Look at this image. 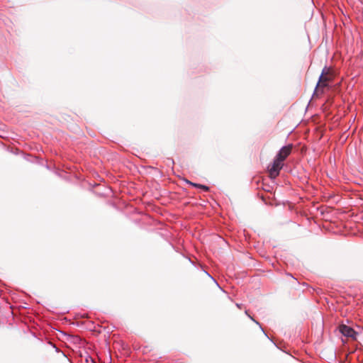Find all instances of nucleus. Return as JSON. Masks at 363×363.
Instances as JSON below:
<instances>
[{"label":"nucleus","instance_id":"f257e3e1","mask_svg":"<svg viewBox=\"0 0 363 363\" xmlns=\"http://www.w3.org/2000/svg\"><path fill=\"white\" fill-rule=\"evenodd\" d=\"M335 74L331 67H325L319 77L313 96H319L324 93V88L329 87V83L334 79Z\"/></svg>","mask_w":363,"mask_h":363},{"label":"nucleus","instance_id":"f03ea898","mask_svg":"<svg viewBox=\"0 0 363 363\" xmlns=\"http://www.w3.org/2000/svg\"><path fill=\"white\" fill-rule=\"evenodd\" d=\"M327 231L325 233H333L335 235H342L347 236L349 235H359L363 237V228H325Z\"/></svg>","mask_w":363,"mask_h":363},{"label":"nucleus","instance_id":"7ed1b4c3","mask_svg":"<svg viewBox=\"0 0 363 363\" xmlns=\"http://www.w3.org/2000/svg\"><path fill=\"white\" fill-rule=\"evenodd\" d=\"M283 166L284 162L274 158L272 164L268 167L269 177L273 179L276 178L279 174L280 170L282 169Z\"/></svg>","mask_w":363,"mask_h":363},{"label":"nucleus","instance_id":"20e7f679","mask_svg":"<svg viewBox=\"0 0 363 363\" xmlns=\"http://www.w3.org/2000/svg\"><path fill=\"white\" fill-rule=\"evenodd\" d=\"M292 148V144H289L282 147L277 154L275 158L284 162V160L288 157V156L291 153Z\"/></svg>","mask_w":363,"mask_h":363},{"label":"nucleus","instance_id":"39448f33","mask_svg":"<svg viewBox=\"0 0 363 363\" xmlns=\"http://www.w3.org/2000/svg\"><path fill=\"white\" fill-rule=\"evenodd\" d=\"M340 332L342 335L347 337H351L354 340H357L358 336V333L356 332L352 328L344 324L340 326Z\"/></svg>","mask_w":363,"mask_h":363},{"label":"nucleus","instance_id":"423d86ee","mask_svg":"<svg viewBox=\"0 0 363 363\" xmlns=\"http://www.w3.org/2000/svg\"><path fill=\"white\" fill-rule=\"evenodd\" d=\"M187 183L190 184L191 186H193L196 188H199L203 189L204 191H208L209 190V188L207 186L200 184H196L189 181H187Z\"/></svg>","mask_w":363,"mask_h":363},{"label":"nucleus","instance_id":"0eeeda50","mask_svg":"<svg viewBox=\"0 0 363 363\" xmlns=\"http://www.w3.org/2000/svg\"><path fill=\"white\" fill-rule=\"evenodd\" d=\"M62 354L64 357V360L65 361V363H71L70 360L67 357V356L64 354V352H62Z\"/></svg>","mask_w":363,"mask_h":363},{"label":"nucleus","instance_id":"6e6552de","mask_svg":"<svg viewBox=\"0 0 363 363\" xmlns=\"http://www.w3.org/2000/svg\"><path fill=\"white\" fill-rule=\"evenodd\" d=\"M247 315L250 317V318L252 320H253L254 322H255L257 325H259L260 326V325H259V322L256 321V320H255L252 317H251L250 315Z\"/></svg>","mask_w":363,"mask_h":363},{"label":"nucleus","instance_id":"1a4fd4ad","mask_svg":"<svg viewBox=\"0 0 363 363\" xmlns=\"http://www.w3.org/2000/svg\"><path fill=\"white\" fill-rule=\"evenodd\" d=\"M51 345H52V346L55 349V351H56L57 352H60V350H59V349H58V348H57L55 345H53V344H52V343H51Z\"/></svg>","mask_w":363,"mask_h":363},{"label":"nucleus","instance_id":"9d476101","mask_svg":"<svg viewBox=\"0 0 363 363\" xmlns=\"http://www.w3.org/2000/svg\"><path fill=\"white\" fill-rule=\"evenodd\" d=\"M260 328H262V327L260 326ZM261 329H262V330L263 332H264V331L263 330V329H262V328H261ZM264 333L265 336H267V337H268L267 334H266L265 333Z\"/></svg>","mask_w":363,"mask_h":363},{"label":"nucleus","instance_id":"9b49d317","mask_svg":"<svg viewBox=\"0 0 363 363\" xmlns=\"http://www.w3.org/2000/svg\"><path fill=\"white\" fill-rule=\"evenodd\" d=\"M236 306H237L238 308H240V304H238V303H237V304H236Z\"/></svg>","mask_w":363,"mask_h":363}]
</instances>
